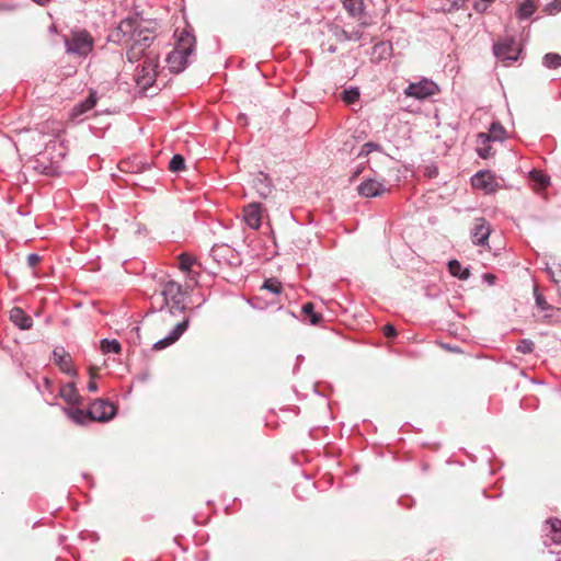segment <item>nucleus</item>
Returning a JSON list of instances; mask_svg holds the SVG:
<instances>
[{
  "instance_id": "nucleus-11",
  "label": "nucleus",
  "mask_w": 561,
  "mask_h": 561,
  "mask_svg": "<svg viewBox=\"0 0 561 561\" xmlns=\"http://www.w3.org/2000/svg\"><path fill=\"white\" fill-rule=\"evenodd\" d=\"M385 192V184L374 179H368L358 186V193L365 197H376Z\"/></svg>"
},
{
  "instance_id": "nucleus-3",
  "label": "nucleus",
  "mask_w": 561,
  "mask_h": 561,
  "mask_svg": "<svg viewBox=\"0 0 561 561\" xmlns=\"http://www.w3.org/2000/svg\"><path fill=\"white\" fill-rule=\"evenodd\" d=\"M65 44L67 53L87 56L93 48V38L87 31H73Z\"/></svg>"
},
{
  "instance_id": "nucleus-42",
  "label": "nucleus",
  "mask_w": 561,
  "mask_h": 561,
  "mask_svg": "<svg viewBox=\"0 0 561 561\" xmlns=\"http://www.w3.org/2000/svg\"><path fill=\"white\" fill-rule=\"evenodd\" d=\"M88 389L89 391H92V392H95L98 390V385L94 380H91L89 383H88Z\"/></svg>"
},
{
  "instance_id": "nucleus-41",
  "label": "nucleus",
  "mask_w": 561,
  "mask_h": 561,
  "mask_svg": "<svg viewBox=\"0 0 561 561\" xmlns=\"http://www.w3.org/2000/svg\"><path fill=\"white\" fill-rule=\"evenodd\" d=\"M482 277H483V280L485 283H488L489 285H494L495 284L496 276L494 274L485 273V274H483Z\"/></svg>"
},
{
  "instance_id": "nucleus-40",
  "label": "nucleus",
  "mask_w": 561,
  "mask_h": 561,
  "mask_svg": "<svg viewBox=\"0 0 561 561\" xmlns=\"http://www.w3.org/2000/svg\"><path fill=\"white\" fill-rule=\"evenodd\" d=\"M383 333L387 337H394L397 335L396 328L391 324H386L383 327Z\"/></svg>"
},
{
  "instance_id": "nucleus-8",
  "label": "nucleus",
  "mask_w": 561,
  "mask_h": 561,
  "mask_svg": "<svg viewBox=\"0 0 561 561\" xmlns=\"http://www.w3.org/2000/svg\"><path fill=\"white\" fill-rule=\"evenodd\" d=\"M491 226L484 218L474 219L471 229V240L476 245H488L489 237L491 234Z\"/></svg>"
},
{
  "instance_id": "nucleus-17",
  "label": "nucleus",
  "mask_w": 561,
  "mask_h": 561,
  "mask_svg": "<svg viewBox=\"0 0 561 561\" xmlns=\"http://www.w3.org/2000/svg\"><path fill=\"white\" fill-rule=\"evenodd\" d=\"M59 396L70 405H79L81 397L72 382L62 385L59 389Z\"/></svg>"
},
{
  "instance_id": "nucleus-9",
  "label": "nucleus",
  "mask_w": 561,
  "mask_h": 561,
  "mask_svg": "<svg viewBox=\"0 0 561 561\" xmlns=\"http://www.w3.org/2000/svg\"><path fill=\"white\" fill-rule=\"evenodd\" d=\"M191 290L192 289L186 288V285L183 287L174 280H169L163 286L162 295L167 300H171L174 304L180 305L184 301L185 295Z\"/></svg>"
},
{
  "instance_id": "nucleus-36",
  "label": "nucleus",
  "mask_w": 561,
  "mask_h": 561,
  "mask_svg": "<svg viewBox=\"0 0 561 561\" xmlns=\"http://www.w3.org/2000/svg\"><path fill=\"white\" fill-rule=\"evenodd\" d=\"M378 149H379V146H378L377 144H375V142H366V144L362 147V149H360V151H359L358 156H359V157H366V156H368L371 151H374V150H378Z\"/></svg>"
},
{
  "instance_id": "nucleus-30",
  "label": "nucleus",
  "mask_w": 561,
  "mask_h": 561,
  "mask_svg": "<svg viewBox=\"0 0 561 561\" xmlns=\"http://www.w3.org/2000/svg\"><path fill=\"white\" fill-rule=\"evenodd\" d=\"M344 8L353 15L356 16L362 12V1L359 0H343Z\"/></svg>"
},
{
  "instance_id": "nucleus-37",
  "label": "nucleus",
  "mask_w": 561,
  "mask_h": 561,
  "mask_svg": "<svg viewBox=\"0 0 561 561\" xmlns=\"http://www.w3.org/2000/svg\"><path fill=\"white\" fill-rule=\"evenodd\" d=\"M495 0H476L474 2V9L477 12H484L489 4H491L492 2H494Z\"/></svg>"
},
{
  "instance_id": "nucleus-14",
  "label": "nucleus",
  "mask_w": 561,
  "mask_h": 561,
  "mask_svg": "<svg viewBox=\"0 0 561 561\" xmlns=\"http://www.w3.org/2000/svg\"><path fill=\"white\" fill-rule=\"evenodd\" d=\"M505 136H506V131H505L504 127L500 123L494 122L491 124L489 133L488 134L486 133L479 134L478 139L482 144H486L491 140L502 141L505 139Z\"/></svg>"
},
{
  "instance_id": "nucleus-12",
  "label": "nucleus",
  "mask_w": 561,
  "mask_h": 561,
  "mask_svg": "<svg viewBox=\"0 0 561 561\" xmlns=\"http://www.w3.org/2000/svg\"><path fill=\"white\" fill-rule=\"evenodd\" d=\"M187 325H188V321L187 320H184V321L178 323L174 327V329L170 332V334L167 337L156 342L153 347L156 350H162V348L173 344L185 332V330L187 329Z\"/></svg>"
},
{
  "instance_id": "nucleus-32",
  "label": "nucleus",
  "mask_w": 561,
  "mask_h": 561,
  "mask_svg": "<svg viewBox=\"0 0 561 561\" xmlns=\"http://www.w3.org/2000/svg\"><path fill=\"white\" fill-rule=\"evenodd\" d=\"M359 99V92L356 89L344 90L342 93V100L346 104H353Z\"/></svg>"
},
{
  "instance_id": "nucleus-1",
  "label": "nucleus",
  "mask_w": 561,
  "mask_h": 561,
  "mask_svg": "<svg viewBox=\"0 0 561 561\" xmlns=\"http://www.w3.org/2000/svg\"><path fill=\"white\" fill-rule=\"evenodd\" d=\"M154 37L153 31L144 26L138 18L124 19L108 35L111 42L127 47L130 62L145 58L135 72L136 84L142 91L153 88L160 75L159 54L150 48Z\"/></svg>"
},
{
  "instance_id": "nucleus-43",
  "label": "nucleus",
  "mask_w": 561,
  "mask_h": 561,
  "mask_svg": "<svg viewBox=\"0 0 561 561\" xmlns=\"http://www.w3.org/2000/svg\"><path fill=\"white\" fill-rule=\"evenodd\" d=\"M348 39H359L360 35L358 32L352 33L350 36H347Z\"/></svg>"
},
{
  "instance_id": "nucleus-28",
  "label": "nucleus",
  "mask_w": 561,
  "mask_h": 561,
  "mask_svg": "<svg viewBox=\"0 0 561 561\" xmlns=\"http://www.w3.org/2000/svg\"><path fill=\"white\" fill-rule=\"evenodd\" d=\"M543 65L550 69H557L561 66V56L559 54L549 53L543 57Z\"/></svg>"
},
{
  "instance_id": "nucleus-4",
  "label": "nucleus",
  "mask_w": 561,
  "mask_h": 561,
  "mask_svg": "<svg viewBox=\"0 0 561 561\" xmlns=\"http://www.w3.org/2000/svg\"><path fill=\"white\" fill-rule=\"evenodd\" d=\"M493 51L496 58L513 62L518 59L520 48L514 38H505L494 44Z\"/></svg>"
},
{
  "instance_id": "nucleus-22",
  "label": "nucleus",
  "mask_w": 561,
  "mask_h": 561,
  "mask_svg": "<svg viewBox=\"0 0 561 561\" xmlns=\"http://www.w3.org/2000/svg\"><path fill=\"white\" fill-rule=\"evenodd\" d=\"M536 11V4L534 0H523L518 4L517 16L519 19H528Z\"/></svg>"
},
{
  "instance_id": "nucleus-29",
  "label": "nucleus",
  "mask_w": 561,
  "mask_h": 561,
  "mask_svg": "<svg viewBox=\"0 0 561 561\" xmlns=\"http://www.w3.org/2000/svg\"><path fill=\"white\" fill-rule=\"evenodd\" d=\"M530 179L539 188H545L549 184V178L541 171L530 172Z\"/></svg>"
},
{
  "instance_id": "nucleus-27",
  "label": "nucleus",
  "mask_w": 561,
  "mask_h": 561,
  "mask_svg": "<svg viewBox=\"0 0 561 561\" xmlns=\"http://www.w3.org/2000/svg\"><path fill=\"white\" fill-rule=\"evenodd\" d=\"M550 534L552 541L556 543L561 542V520L560 519H551L548 522Z\"/></svg>"
},
{
  "instance_id": "nucleus-26",
  "label": "nucleus",
  "mask_w": 561,
  "mask_h": 561,
  "mask_svg": "<svg viewBox=\"0 0 561 561\" xmlns=\"http://www.w3.org/2000/svg\"><path fill=\"white\" fill-rule=\"evenodd\" d=\"M101 350L104 354H118L121 353L122 346L117 340L104 339L101 341Z\"/></svg>"
},
{
  "instance_id": "nucleus-20",
  "label": "nucleus",
  "mask_w": 561,
  "mask_h": 561,
  "mask_svg": "<svg viewBox=\"0 0 561 561\" xmlns=\"http://www.w3.org/2000/svg\"><path fill=\"white\" fill-rule=\"evenodd\" d=\"M64 411L68 417L77 424H85L89 420V410L85 412L82 409L75 408V405H72L71 408L64 409Z\"/></svg>"
},
{
  "instance_id": "nucleus-39",
  "label": "nucleus",
  "mask_w": 561,
  "mask_h": 561,
  "mask_svg": "<svg viewBox=\"0 0 561 561\" xmlns=\"http://www.w3.org/2000/svg\"><path fill=\"white\" fill-rule=\"evenodd\" d=\"M27 265L31 267V268H34L37 266V264L41 262V256L35 254V253H31L27 255Z\"/></svg>"
},
{
  "instance_id": "nucleus-6",
  "label": "nucleus",
  "mask_w": 561,
  "mask_h": 561,
  "mask_svg": "<svg viewBox=\"0 0 561 561\" xmlns=\"http://www.w3.org/2000/svg\"><path fill=\"white\" fill-rule=\"evenodd\" d=\"M438 87L435 82L428 79H423L419 82L410 83L404 90L407 96L415 99H425L436 94Z\"/></svg>"
},
{
  "instance_id": "nucleus-13",
  "label": "nucleus",
  "mask_w": 561,
  "mask_h": 561,
  "mask_svg": "<svg viewBox=\"0 0 561 561\" xmlns=\"http://www.w3.org/2000/svg\"><path fill=\"white\" fill-rule=\"evenodd\" d=\"M474 188L484 190L485 192H493L495 188L494 176L488 171L478 172L471 180Z\"/></svg>"
},
{
  "instance_id": "nucleus-24",
  "label": "nucleus",
  "mask_w": 561,
  "mask_h": 561,
  "mask_svg": "<svg viewBox=\"0 0 561 561\" xmlns=\"http://www.w3.org/2000/svg\"><path fill=\"white\" fill-rule=\"evenodd\" d=\"M535 298H536V307L545 312V318H550L552 317L551 313H548L549 311H553V307L550 306L547 300L545 299V297L538 291L537 288H535Z\"/></svg>"
},
{
  "instance_id": "nucleus-33",
  "label": "nucleus",
  "mask_w": 561,
  "mask_h": 561,
  "mask_svg": "<svg viewBox=\"0 0 561 561\" xmlns=\"http://www.w3.org/2000/svg\"><path fill=\"white\" fill-rule=\"evenodd\" d=\"M534 347H535V344L533 341L523 340L517 344L516 350H517V352H519L522 354H529L534 351Z\"/></svg>"
},
{
  "instance_id": "nucleus-18",
  "label": "nucleus",
  "mask_w": 561,
  "mask_h": 561,
  "mask_svg": "<svg viewBox=\"0 0 561 561\" xmlns=\"http://www.w3.org/2000/svg\"><path fill=\"white\" fill-rule=\"evenodd\" d=\"M10 320L22 330L31 329L33 325L32 318L18 307L10 311Z\"/></svg>"
},
{
  "instance_id": "nucleus-7",
  "label": "nucleus",
  "mask_w": 561,
  "mask_h": 561,
  "mask_svg": "<svg viewBox=\"0 0 561 561\" xmlns=\"http://www.w3.org/2000/svg\"><path fill=\"white\" fill-rule=\"evenodd\" d=\"M197 266L196 260L187 253H182L179 256V268L185 274L186 277V288L193 289L198 280V272L195 270Z\"/></svg>"
},
{
  "instance_id": "nucleus-15",
  "label": "nucleus",
  "mask_w": 561,
  "mask_h": 561,
  "mask_svg": "<svg viewBox=\"0 0 561 561\" xmlns=\"http://www.w3.org/2000/svg\"><path fill=\"white\" fill-rule=\"evenodd\" d=\"M54 363L60 368L62 373L73 374L71 365V357L62 347H57L53 352Z\"/></svg>"
},
{
  "instance_id": "nucleus-45",
  "label": "nucleus",
  "mask_w": 561,
  "mask_h": 561,
  "mask_svg": "<svg viewBox=\"0 0 561 561\" xmlns=\"http://www.w3.org/2000/svg\"><path fill=\"white\" fill-rule=\"evenodd\" d=\"M44 381H45V386L47 387V389H49L51 386V381L48 378H45Z\"/></svg>"
},
{
  "instance_id": "nucleus-16",
  "label": "nucleus",
  "mask_w": 561,
  "mask_h": 561,
  "mask_svg": "<svg viewBox=\"0 0 561 561\" xmlns=\"http://www.w3.org/2000/svg\"><path fill=\"white\" fill-rule=\"evenodd\" d=\"M253 186L261 197H267L273 191V184L270 176L263 172H259L253 179Z\"/></svg>"
},
{
  "instance_id": "nucleus-31",
  "label": "nucleus",
  "mask_w": 561,
  "mask_h": 561,
  "mask_svg": "<svg viewBox=\"0 0 561 561\" xmlns=\"http://www.w3.org/2000/svg\"><path fill=\"white\" fill-rule=\"evenodd\" d=\"M169 168L172 172H180L184 170L185 162L184 158L180 154H174L169 163Z\"/></svg>"
},
{
  "instance_id": "nucleus-19",
  "label": "nucleus",
  "mask_w": 561,
  "mask_h": 561,
  "mask_svg": "<svg viewBox=\"0 0 561 561\" xmlns=\"http://www.w3.org/2000/svg\"><path fill=\"white\" fill-rule=\"evenodd\" d=\"M98 101V96L95 92H91L89 96L81 103L77 104L71 112L72 118H78L79 116L83 115L88 111L92 110Z\"/></svg>"
},
{
  "instance_id": "nucleus-23",
  "label": "nucleus",
  "mask_w": 561,
  "mask_h": 561,
  "mask_svg": "<svg viewBox=\"0 0 561 561\" xmlns=\"http://www.w3.org/2000/svg\"><path fill=\"white\" fill-rule=\"evenodd\" d=\"M302 314L309 319L311 324H319L322 320V316L314 311V307L311 302H307L302 306Z\"/></svg>"
},
{
  "instance_id": "nucleus-2",
  "label": "nucleus",
  "mask_w": 561,
  "mask_h": 561,
  "mask_svg": "<svg viewBox=\"0 0 561 561\" xmlns=\"http://www.w3.org/2000/svg\"><path fill=\"white\" fill-rule=\"evenodd\" d=\"M195 38L190 33H183L174 48L167 56V65L171 72L179 73L187 66L188 56L193 51Z\"/></svg>"
},
{
  "instance_id": "nucleus-38",
  "label": "nucleus",
  "mask_w": 561,
  "mask_h": 561,
  "mask_svg": "<svg viewBox=\"0 0 561 561\" xmlns=\"http://www.w3.org/2000/svg\"><path fill=\"white\" fill-rule=\"evenodd\" d=\"M561 11V0H553L546 7V12L549 14H554Z\"/></svg>"
},
{
  "instance_id": "nucleus-25",
  "label": "nucleus",
  "mask_w": 561,
  "mask_h": 561,
  "mask_svg": "<svg viewBox=\"0 0 561 561\" xmlns=\"http://www.w3.org/2000/svg\"><path fill=\"white\" fill-rule=\"evenodd\" d=\"M265 290L272 293L275 296H278L283 290L282 283L276 278H268L261 287V291Z\"/></svg>"
},
{
  "instance_id": "nucleus-44",
  "label": "nucleus",
  "mask_w": 561,
  "mask_h": 561,
  "mask_svg": "<svg viewBox=\"0 0 561 561\" xmlns=\"http://www.w3.org/2000/svg\"><path fill=\"white\" fill-rule=\"evenodd\" d=\"M37 4H41V5H45L46 3H48L50 0H34Z\"/></svg>"
},
{
  "instance_id": "nucleus-35",
  "label": "nucleus",
  "mask_w": 561,
  "mask_h": 561,
  "mask_svg": "<svg viewBox=\"0 0 561 561\" xmlns=\"http://www.w3.org/2000/svg\"><path fill=\"white\" fill-rule=\"evenodd\" d=\"M444 1H445V3L443 4L442 8L445 11H451V10L458 9L465 2V0H444Z\"/></svg>"
},
{
  "instance_id": "nucleus-21",
  "label": "nucleus",
  "mask_w": 561,
  "mask_h": 561,
  "mask_svg": "<svg viewBox=\"0 0 561 561\" xmlns=\"http://www.w3.org/2000/svg\"><path fill=\"white\" fill-rule=\"evenodd\" d=\"M449 273L454 277H458L459 279H468L470 276V271L468 267H462L461 263L457 260H451L448 263Z\"/></svg>"
},
{
  "instance_id": "nucleus-34",
  "label": "nucleus",
  "mask_w": 561,
  "mask_h": 561,
  "mask_svg": "<svg viewBox=\"0 0 561 561\" xmlns=\"http://www.w3.org/2000/svg\"><path fill=\"white\" fill-rule=\"evenodd\" d=\"M479 142L481 146H479L477 149L478 154L483 159L489 158L492 154V147L489 145V142L482 144L480 140Z\"/></svg>"
},
{
  "instance_id": "nucleus-5",
  "label": "nucleus",
  "mask_w": 561,
  "mask_h": 561,
  "mask_svg": "<svg viewBox=\"0 0 561 561\" xmlns=\"http://www.w3.org/2000/svg\"><path fill=\"white\" fill-rule=\"evenodd\" d=\"M116 414L115 407L105 400L98 399L89 408V420L98 422H107Z\"/></svg>"
},
{
  "instance_id": "nucleus-10",
  "label": "nucleus",
  "mask_w": 561,
  "mask_h": 561,
  "mask_svg": "<svg viewBox=\"0 0 561 561\" xmlns=\"http://www.w3.org/2000/svg\"><path fill=\"white\" fill-rule=\"evenodd\" d=\"M243 219L252 229H259L262 222V208L260 204H249L243 208Z\"/></svg>"
}]
</instances>
